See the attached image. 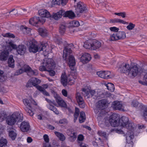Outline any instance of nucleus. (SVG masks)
<instances>
[{
    "instance_id": "33",
    "label": "nucleus",
    "mask_w": 147,
    "mask_h": 147,
    "mask_svg": "<svg viewBox=\"0 0 147 147\" xmlns=\"http://www.w3.org/2000/svg\"><path fill=\"white\" fill-rule=\"evenodd\" d=\"M110 21L112 23H121L123 24H128V22H125L123 20L120 19L119 18L112 19Z\"/></svg>"
},
{
    "instance_id": "8",
    "label": "nucleus",
    "mask_w": 147,
    "mask_h": 147,
    "mask_svg": "<svg viewBox=\"0 0 147 147\" xmlns=\"http://www.w3.org/2000/svg\"><path fill=\"white\" fill-rule=\"evenodd\" d=\"M24 104L26 106L24 108L25 110L30 116H32L34 113L31 110L32 107L30 103V100L27 99H24L23 100Z\"/></svg>"
},
{
    "instance_id": "7",
    "label": "nucleus",
    "mask_w": 147,
    "mask_h": 147,
    "mask_svg": "<svg viewBox=\"0 0 147 147\" xmlns=\"http://www.w3.org/2000/svg\"><path fill=\"white\" fill-rule=\"evenodd\" d=\"M24 72H27L28 75L30 76L32 75L36 76L38 74L37 70L33 71L28 65H25L21 69L17 70L15 73V75H18Z\"/></svg>"
},
{
    "instance_id": "21",
    "label": "nucleus",
    "mask_w": 147,
    "mask_h": 147,
    "mask_svg": "<svg viewBox=\"0 0 147 147\" xmlns=\"http://www.w3.org/2000/svg\"><path fill=\"white\" fill-rule=\"evenodd\" d=\"M55 98L59 106L63 107H67L65 102L58 95L56 94V96H55Z\"/></svg>"
},
{
    "instance_id": "55",
    "label": "nucleus",
    "mask_w": 147,
    "mask_h": 147,
    "mask_svg": "<svg viewBox=\"0 0 147 147\" xmlns=\"http://www.w3.org/2000/svg\"><path fill=\"white\" fill-rule=\"evenodd\" d=\"M53 69H48L47 71L49 72V74L51 76H54L55 74V71Z\"/></svg>"
},
{
    "instance_id": "1",
    "label": "nucleus",
    "mask_w": 147,
    "mask_h": 147,
    "mask_svg": "<svg viewBox=\"0 0 147 147\" xmlns=\"http://www.w3.org/2000/svg\"><path fill=\"white\" fill-rule=\"evenodd\" d=\"M117 115L113 113L112 115L107 117L105 119V122H109L111 126L114 127H119L121 128L125 127L127 129V133L125 136L127 143H130L132 140L134 138V131L135 125L132 123L129 122V119L126 117L123 116L121 119L117 118Z\"/></svg>"
},
{
    "instance_id": "49",
    "label": "nucleus",
    "mask_w": 147,
    "mask_h": 147,
    "mask_svg": "<svg viewBox=\"0 0 147 147\" xmlns=\"http://www.w3.org/2000/svg\"><path fill=\"white\" fill-rule=\"evenodd\" d=\"M135 25L132 23H130L129 25L127 26V28L129 30H132L135 27Z\"/></svg>"
},
{
    "instance_id": "63",
    "label": "nucleus",
    "mask_w": 147,
    "mask_h": 147,
    "mask_svg": "<svg viewBox=\"0 0 147 147\" xmlns=\"http://www.w3.org/2000/svg\"><path fill=\"white\" fill-rule=\"evenodd\" d=\"M52 111L56 114L58 115L59 113V111L55 107H54Z\"/></svg>"
},
{
    "instance_id": "53",
    "label": "nucleus",
    "mask_w": 147,
    "mask_h": 147,
    "mask_svg": "<svg viewBox=\"0 0 147 147\" xmlns=\"http://www.w3.org/2000/svg\"><path fill=\"white\" fill-rule=\"evenodd\" d=\"M110 30L112 31L115 32H118L119 29L115 27H112L110 28Z\"/></svg>"
},
{
    "instance_id": "12",
    "label": "nucleus",
    "mask_w": 147,
    "mask_h": 147,
    "mask_svg": "<svg viewBox=\"0 0 147 147\" xmlns=\"http://www.w3.org/2000/svg\"><path fill=\"white\" fill-rule=\"evenodd\" d=\"M45 22V20L42 18L34 17L30 19L29 22L32 25L36 26V24L39 22L42 24Z\"/></svg>"
},
{
    "instance_id": "54",
    "label": "nucleus",
    "mask_w": 147,
    "mask_h": 147,
    "mask_svg": "<svg viewBox=\"0 0 147 147\" xmlns=\"http://www.w3.org/2000/svg\"><path fill=\"white\" fill-rule=\"evenodd\" d=\"M3 71H1L0 73V81L1 82L5 81V79L3 75Z\"/></svg>"
},
{
    "instance_id": "15",
    "label": "nucleus",
    "mask_w": 147,
    "mask_h": 147,
    "mask_svg": "<svg viewBox=\"0 0 147 147\" xmlns=\"http://www.w3.org/2000/svg\"><path fill=\"white\" fill-rule=\"evenodd\" d=\"M139 72L138 68L136 65H134L130 67L128 73V75L130 76L135 77Z\"/></svg>"
},
{
    "instance_id": "32",
    "label": "nucleus",
    "mask_w": 147,
    "mask_h": 147,
    "mask_svg": "<svg viewBox=\"0 0 147 147\" xmlns=\"http://www.w3.org/2000/svg\"><path fill=\"white\" fill-rule=\"evenodd\" d=\"M104 84L106 86L108 90L112 92L114 91L115 87L114 85L113 84L105 82L104 83Z\"/></svg>"
},
{
    "instance_id": "24",
    "label": "nucleus",
    "mask_w": 147,
    "mask_h": 147,
    "mask_svg": "<svg viewBox=\"0 0 147 147\" xmlns=\"http://www.w3.org/2000/svg\"><path fill=\"white\" fill-rule=\"evenodd\" d=\"M16 49L18 54L20 55H24L26 52V47L24 45H19Z\"/></svg>"
},
{
    "instance_id": "22",
    "label": "nucleus",
    "mask_w": 147,
    "mask_h": 147,
    "mask_svg": "<svg viewBox=\"0 0 147 147\" xmlns=\"http://www.w3.org/2000/svg\"><path fill=\"white\" fill-rule=\"evenodd\" d=\"M29 123L25 121L22 122L20 125V128L23 132H27L30 129Z\"/></svg>"
},
{
    "instance_id": "11",
    "label": "nucleus",
    "mask_w": 147,
    "mask_h": 147,
    "mask_svg": "<svg viewBox=\"0 0 147 147\" xmlns=\"http://www.w3.org/2000/svg\"><path fill=\"white\" fill-rule=\"evenodd\" d=\"M86 6L84 3L81 2H78L76 7L75 12L78 15L83 13L86 9Z\"/></svg>"
},
{
    "instance_id": "58",
    "label": "nucleus",
    "mask_w": 147,
    "mask_h": 147,
    "mask_svg": "<svg viewBox=\"0 0 147 147\" xmlns=\"http://www.w3.org/2000/svg\"><path fill=\"white\" fill-rule=\"evenodd\" d=\"M138 102L136 100H134L132 102L131 105L134 107H137L138 106Z\"/></svg>"
},
{
    "instance_id": "13",
    "label": "nucleus",
    "mask_w": 147,
    "mask_h": 147,
    "mask_svg": "<svg viewBox=\"0 0 147 147\" xmlns=\"http://www.w3.org/2000/svg\"><path fill=\"white\" fill-rule=\"evenodd\" d=\"M41 81L37 78H32L30 79L28 81L26 86L28 87H32L34 86L36 87L40 83Z\"/></svg>"
},
{
    "instance_id": "44",
    "label": "nucleus",
    "mask_w": 147,
    "mask_h": 147,
    "mask_svg": "<svg viewBox=\"0 0 147 147\" xmlns=\"http://www.w3.org/2000/svg\"><path fill=\"white\" fill-rule=\"evenodd\" d=\"M79 110L76 107L75 108V111L74 114V121L75 122L77 120L79 115Z\"/></svg>"
},
{
    "instance_id": "36",
    "label": "nucleus",
    "mask_w": 147,
    "mask_h": 147,
    "mask_svg": "<svg viewBox=\"0 0 147 147\" xmlns=\"http://www.w3.org/2000/svg\"><path fill=\"white\" fill-rule=\"evenodd\" d=\"M118 40L123 39L126 37L125 33L123 31H119L116 32Z\"/></svg>"
},
{
    "instance_id": "60",
    "label": "nucleus",
    "mask_w": 147,
    "mask_h": 147,
    "mask_svg": "<svg viewBox=\"0 0 147 147\" xmlns=\"http://www.w3.org/2000/svg\"><path fill=\"white\" fill-rule=\"evenodd\" d=\"M114 131H115L116 133L119 134H122L124 133L123 131L120 129H114Z\"/></svg>"
},
{
    "instance_id": "43",
    "label": "nucleus",
    "mask_w": 147,
    "mask_h": 147,
    "mask_svg": "<svg viewBox=\"0 0 147 147\" xmlns=\"http://www.w3.org/2000/svg\"><path fill=\"white\" fill-rule=\"evenodd\" d=\"M54 40L58 45H61L63 44L62 39L58 36L55 37L54 38Z\"/></svg>"
},
{
    "instance_id": "14",
    "label": "nucleus",
    "mask_w": 147,
    "mask_h": 147,
    "mask_svg": "<svg viewBox=\"0 0 147 147\" xmlns=\"http://www.w3.org/2000/svg\"><path fill=\"white\" fill-rule=\"evenodd\" d=\"M112 107L115 110H120L124 111V107L121 102L118 101L114 102L112 105Z\"/></svg>"
},
{
    "instance_id": "48",
    "label": "nucleus",
    "mask_w": 147,
    "mask_h": 147,
    "mask_svg": "<svg viewBox=\"0 0 147 147\" xmlns=\"http://www.w3.org/2000/svg\"><path fill=\"white\" fill-rule=\"evenodd\" d=\"M65 26L64 25H61L60 26L59 28V31L61 34L63 35L64 34L65 32Z\"/></svg>"
},
{
    "instance_id": "31",
    "label": "nucleus",
    "mask_w": 147,
    "mask_h": 147,
    "mask_svg": "<svg viewBox=\"0 0 147 147\" xmlns=\"http://www.w3.org/2000/svg\"><path fill=\"white\" fill-rule=\"evenodd\" d=\"M9 135L12 140H14L17 137L16 130L13 129L10 130L9 132Z\"/></svg>"
},
{
    "instance_id": "19",
    "label": "nucleus",
    "mask_w": 147,
    "mask_h": 147,
    "mask_svg": "<svg viewBox=\"0 0 147 147\" xmlns=\"http://www.w3.org/2000/svg\"><path fill=\"white\" fill-rule=\"evenodd\" d=\"M39 15L45 21L46 20L44 18H49L51 17L49 12L47 10L42 9L39 10L38 11Z\"/></svg>"
},
{
    "instance_id": "28",
    "label": "nucleus",
    "mask_w": 147,
    "mask_h": 147,
    "mask_svg": "<svg viewBox=\"0 0 147 147\" xmlns=\"http://www.w3.org/2000/svg\"><path fill=\"white\" fill-rule=\"evenodd\" d=\"M64 17H67L69 18L72 19L75 17L74 13L71 11H67L65 12L64 11Z\"/></svg>"
},
{
    "instance_id": "61",
    "label": "nucleus",
    "mask_w": 147,
    "mask_h": 147,
    "mask_svg": "<svg viewBox=\"0 0 147 147\" xmlns=\"http://www.w3.org/2000/svg\"><path fill=\"white\" fill-rule=\"evenodd\" d=\"M62 93L63 95L65 97L67 96V91L65 89H63L62 90Z\"/></svg>"
},
{
    "instance_id": "47",
    "label": "nucleus",
    "mask_w": 147,
    "mask_h": 147,
    "mask_svg": "<svg viewBox=\"0 0 147 147\" xmlns=\"http://www.w3.org/2000/svg\"><path fill=\"white\" fill-rule=\"evenodd\" d=\"M21 28L23 29V31L26 32L27 34H29L30 33V28H28L24 26H21Z\"/></svg>"
},
{
    "instance_id": "51",
    "label": "nucleus",
    "mask_w": 147,
    "mask_h": 147,
    "mask_svg": "<svg viewBox=\"0 0 147 147\" xmlns=\"http://www.w3.org/2000/svg\"><path fill=\"white\" fill-rule=\"evenodd\" d=\"M143 116L145 120L147 121V107L145 108L144 110Z\"/></svg>"
},
{
    "instance_id": "5",
    "label": "nucleus",
    "mask_w": 147,
    "mask_h": 147,
    "mask_svg": "<svg viewBox=\"0 0 147 147\" xmlns=\"http://www.w3.org/2000/svg\"><path fill=\"white\" fill-rule=\"evenodd\" d=\"M23 119V114L21 112H15L11 115L7 116L6 118V122L9 125H12L16 123L22 121Z\"/></svg>"
},
{
    "instance_id": "20",
    "label": "nucleus",
    "mask_w": 147,
    "mask_h": 147,
    "mask_svg": "<svg viewBox=\"0 0 147 147\" xmlns=\"http://www.w3.org/2000/svg\"><path fill=\"white\" fill-rule=\"evenodd\" d=\"M67 133L70 136L69 140L71 142H73L76 139L77 134L72 129L67 130Z\"/></svg>"
},
{
    "instance_id": "45",
    "label": "nucleus",
    "mask_w": 147,
    "mask_h": 147,
    "mask_svg": "<svg viewBox=\"0 0 147 147\" xmlns=\"http://www.w3.org/2000/svg\"><path fill=\"white\" fill-rule=\"evenodd\" d=\"M2 36L5 37H8L9 38H14L15 37V36L13 34L10 33H7L2 34Z\"/></svg>"
},
{
    "instance_id": "35",
    "label": "nucleus",
    "mask_w": 147,
    "mask_h": 147,
    "mask_svg": "<svg viewBox=\"0 0 147 147\" xmlns=\"http://www.w3.org/2000/svg\"><path fill=\"white\" fill-rule=\"evenodd\" d=\"M8 65L9 67L12 68L14 67V60L12 55H10L8 59Z\"/></svg>"
},
{
    "instance_id": "57",
    "label": "nucleus",
    "mask_w": 147,
    "mask_h": 147,
    "mask_svg": "<svg viewBox=\"0 0 147 147\" xmlns=\"http://www.w3.org/2000/svg\"><path fill=\"white\" fill-rule=\"evenodd\" d=\"M43 138L45 141L46 142L45 143H49V139L48 136L47 135L45 134Z\"/></svg>"
},
{
    "instance_id": "64",
    "label": "nucleus",
    "mask_w": 147,
    "mask_h": 147,
    "mask_svg": "<svg viewBox=\"0 0 147 147\" xmlns=\"http://www.w3.org/2000/svg\"><path fill=\"white\" fill-rule=\"evenodd\" d=\"M43 147H51L49 143H45L43 144Z\"/></svg>"
},
{
    "instance_id": "59",
    "label": "nucleus",
    "mask_w": 147,
    "mask_h": 147,
    "mask_svg": "<svg viewBox=\"0 0 147 147\" xmlns=\"http://www.w3.org/2000/svg\"><path fill=\"white\" fill-rule=\"evenodd\" d=\"M84 137L82 135L80 134L78 137V140L80 141H82L84 140Z\"/></svg>"
},
{
    "instance_id": "16",
    "label": "nucleus",
    "mask_w": 147,
    "mask_h": 147,
    "mask_svg": "<svg viewBox=\"0 0 147 147\" xmlns=\"http://www.w3.org/2000/svg\"><path fill=\"white\" fill-rule=\"evenodd\" d=\"M76 98L80 107L83 108L85 107V105L84 100L79 93H77L76 95Z\"/></svg>"
},
{
    "instance_id": "62",
    "label": "nucleus",
    "mask_w": 147,
    "mask_h": 147,
    "mask_svg": "<svg viewBox=\"0 0 147 147\" xmlns=\"http://www.w3.org/2000/svg\"><path fill=\"white\" fill-rule=\"evenodd\" d=\"M67 123V121L65 119H63L59 121V123L61 124H65Z\"/></svg>"
},
{
    "instance_id": "34",
    "label": "nucleus",
    "mask_w": 147,
    "mask_h": 147,
    "mask_svg": "<svg viewBox=\"0 0 147 147\" xmlns=\"http://www.w3.org/2000/svg\"><path fill=\"white\" fill-rule=\"evenodd\" d=\"M61 82L63 86H67V79L66 75L63 74H62Z\"/></svg>"
},
{
    "instance_id": "42",
    "label": "nucleus",
    "mask_w": 147,
    "mask_h": 147,
    "mask_svg": "<svg viewBox=\"0 0 147 147\" xmlns=\"http://www.w3.org/2000/svg\"><path fill=\"white\" fill-rule=\"evenodd\" d=\"M70 26L71 27H77L79 25V23L78 21L76 20L71 21L69 23Z\"/></svg>"
},
{
    "instance_id": "56",
    "label": "nucleus",
    "mask_w": 147,
    "mask_h": 147,
    "mask_svg": "<svg viewBox=\"0 0 147 147\" xmlns=\"http://www.w3.org/2000/svg\"><path fill=\"white\" fill-rule=\"evenodd\" d=\"M35 87L39 91L41 92L42 93L45 90V89L41 86H39L38 85L37 86Z\"/></svg>"
},
{
    "instance_id": "41",
    "label": "nucleus",
    "mask_w": 147,
    "mask_h": 147,
    "mask_svg": "<svg viewBox=\"0 0 147 147\" xmlns=\"http://www.w3.org/2000/svg\"><path fill=\"white\" fill-rule=\"evenodd\" d=\"M109 39L111 41H115L118 40L116 32L110 35Z\"/></svg>"
},
{
    "instance_id": "40",
    "label": "nucleus",
    "mask_w": 147,
    "mask_h": 147,
    "mask_svg": "<svg viewBox=\"0 0 147 147\" xmlns=\"http://www.w3.org/2000/svg\"><path fill=\"white\" fill-rule=\"evenodd\" d=\"M55 134L60 140L63 141L65 140V136L62 133L57 131H55Z\"/></svg>"
},
{
    "instance_id": "10",
    "label": "nucleus",
    "mask_w": 147,
    "mask_h": 147,
    "mask_svg": "<svg viewBox=\"0 0 147 147\" xmlns=\"http://www.w3.org/2000/svg\"><path fill=\"white\" fill-rule=\"evenodd\" d=\"M12 50L11 49L9 46L5 48V50H4L2 52L0 55V59L2 61H5L7 59L9 55V52Z\"/></svg>"
},
{
    "instance_id": "37",
    "label": "nucleus",
    "mask_w": 147,
    "mask_h": 147,
    "mask_svg": "<svg viewBox=\"0 0 147 147\" xmlns=\"http://www.w3.org/2000/svg\"><path fill=\"white\" fill-rule=\"evenodd\" d=\"M7 141L6 139L1 138L0 139V147H6L7 144Z\"/></svg>"
},
{
    "instance_id": "25",
    "label": "nucleus",
    "mask_w": 147,
    "mask_h": 147,
    "mask_svg": "<svg viewBox=\"0 0 147 147\" xmlns=\"http://www.w3.org/2000/svg\"><path fill=\"white\" fill-rule=\"evenodd\" d=\"M64 10L61 9L56 13H53L52 15V18L56 20H58L63 16L64 14Z\"/></svg>"
},
{
    "instance_id": "23",
    "label": "nucleus",
    "mask_w": 147,
    "mask_h": 147,
    "mask_svg": "<svg viewBox=\"0 0 147 147\" xmlns=\"http://www.w3.org/2000/svg\"><path fill=\"white\" fill-rule=\"evenodd\" d=\"M130 67V65L128 64H123L121 66L119 67L120 71L124 73H129Z\"/></svg>"
},
{
    "instance_id": "26",
    "label": "nucleus",
    "mask_w": 147,
    "mask_h": 147,
    "mask_svg": "<svg viewBox=\"0 0 147 147\" xmlns=\"http://www.w3.org/2000/svg\"><path fill=\"white\" fill-rule=\"evenodd\" d=\"M101 45V43L96 40H92V50H95L99 49Z\"/></svg>"
},
{
    "instance_id": "30",
    "label": "nucleus",
    "mask_w": 147,
    "mask_h": 147,
    "mask_svg": "<svg viewBox=\"0 0 147 147\" xmlns=\"http://www.w3.org/2000/svg\"><path fill=\"white\" fill-rule=\"evenodd\" d=\"M68 0H53L52 3L54 5L57 4L62 5H65L67 2Z\"/></svg>"
},
{
    "instance_id": "9",
    "label": "nucleus",
    "mask_w": 147,
    "mask_h": 147,
    "mask_svg": "<svg viewBox=\"0 0 147 147\" xmlns=\"http://www.w3.org/2000/svg\"><path fill=\"white\" fill-rule=\"evenodd\" d=\"M97 74L100 77L104 79L111 78L114 77L111 72L109 71H100L97 73Z\"/></svg>"
},
{
    "instance_id": "29",
    "label": "nucleus",
    "mask_w": 147,
    "mask_h": 147,
    "mask_svg": "<svg viewBox=\"0 0 147 147\" xmlns=\"http://www.w3.org/2000/svg\"><path fill=\"white\" fill-rule=\"evenodd\" d=\"M92 40H89L85 41L84 45V47L87 49L92 50Z\"/></svg>"
},
{
    "instance_id": "50",
    "label": "nucleus",
    "mask_w": 147,
    "mask_h": 147,
    "mask_svg": "<svg viewBox=\"0 0 147 147\" xmlns=\"http://www.w3.org/2000/svg\"><path fill=\"white\" fill-rule=\"evenodd\" d=\"M6 115L4 113H0V121H2L5 119Z\"/></svg>"
},
{
    "instance_id": "39",
    "label": "nucleus",
    "mask_w": 147,
    "mask_h": 147,
    "mask_svg": "<svg viewBox=\"0 0 147 147\" xmlns=\"http://www.w3.org/2000/svg\"><path fill=\"white\" fill-rule=\"evenodd\" d=\"M102 93L100 92L99 89L96 90V91L94 94L93 98L94 99H96L97 98L100 97L102 96Z\"/></svg>"
},
{
    "instance_id": "6",
    "label": "nucleus",
    "mask_w": 147,
    "mask_h": 147,
    "mask_svg": "<svg viewBox=\"0 0 147 147\" xmlns=\"http://www.w3.org/2000/svg\"><path fill=\"white\" fill-rule=\"evenodd\" d=\"M55 63L53 60L51 58H46L43 62L42 65L39 68L41 71H47L48 69H53L55 67Z\"/></svg>"
},
{
    "instance_id": "52",
    "label": "nucleus",
    "mask_w": 147,
    "mask_h": 147,
    "mask_svg": "<svg viewBox=\"0 0 147 147\" xmlns=\"http://www.w3.org/2000/svg\"><path fill=\"white\" fill-rule=\"evenodd\" d=\"M98 134L101 136H103L105 138L106 137V133L104 131H98Z\"/></svg>"
},
{
    "instance_id": "17",
    "label": "nucleus",
    "mask_w": 147,
    "mask_h": 147,
    "mask_svg": "<svg viewBox=\"0 0 147 147\" xmlns=\"http://www.w3.org/2000/svg\"><path fill=\"white\" fill-rule=\"evenodd\" d=\"M82 94L86 96L87 98H89L90 96H93L94 94L96 91V90H90L88 88H84L82 89Z\"/></svg>"
},
{
    "instance_id": "2",
    "label": "nucleus",
    "mask_w": 147,
    "mask_h": 147,
    "mask_svg": "<svg viewBox=\"0 0 147 147\" xmlns=\"http://www.w3.org/2000/svg\"><path fill=\"white\" fill-rule=\"evenodd\" d=\"M72 51L68 47L65 48L63 54V58L64 60L66 61L69 65L71 69L70 75L75 79L77 78V73L75 68L76 62L74 57L71 55Z\"/></svg>"
},
{
    "instance_id": "27",
    "label": "nucleus",
    "mask_w": 147,
    "mask_h": 147,
    "mask_svg": "<svg viewBox=\"0 0 147 147\" xmlns=\"http://www.w3.org/2000/svg\"><path fill=\"white\" fill-rule=\"evenodd\" d=\"M38 32L40 35L42 37H45L48 35V30L44 27L40 28L38 29Z\"/></svg>"
},
{
    "instance_id": "4",
    "label": "nucleus",
    "mask_w": 147,
    "mask_h": 147,
    "mask_svg": "<svg viewBox=\"0 0 147 147\" xmlns=\"http://www.w3.org/2000/svg\"><path fill=\"white\" fill-rule=\"evenodd\" d=\"M109 103L106 99H102L99 101L96 104V108L94 109V111L98 116V120L99 123L100 118L104 114H106L105 112L104 109L108 106Z\"/></svg>"
},
{
    "instance_id": "3",
    "label": "nucleus",
    "mask_w": 147,
    "mask_h": 147,
    "mask_svg": "<svg viewBox=\"0 0 147 147\" xmlns=\"http://www.w3.org/2000/svg\"><path fill=\"white\" fill-rule=\"evenodd\" d=\"M28 50L30 52L34 53L42 51L43 54L46 56L52 52L51 48L49 47L47 44L43 42H40L37 45L36 42H32L29 46Z\"/></svg>"
},
{
    "instance_id": "38",
    "label": "nucleus",
    "mask_w": 147,
    "mask_h": 147,
    "mask_svg": "<svg viewBox=\"0 0 147 147\" xmlns=\"http://www.w3.org/2000/svg\"><path fill=\"white\" fill-rule=\"evenodd\" d=\"M86 119V116L85 113L83 111L80 112V116H79V119L80 123L83 122Z\"/></svg>"
},
{
    "instance_id": "18",
    "label": "nucleus",
    "mask_w": 147,
    "mask_h": 147,
    "mask_svg": "<svg viewBox=\"0 0 147 147\" xmlns=\"http://www.w3.org/2000/svg\"><path fill=\"white\" fill-rule=\"evenodd\" d=\"M91 58L90 55L89 53H84L82 54L80 58V60L84 64L89 61Z\"/></svg>"
},
{
    "instance_id": "46",
    "label": "nucleus",
    "mask_w": 147,
    "mask_h": 147,
    "mask_svg": "<svg viewBox=\"0 0 147 147\" xmlns=\"http://www.w3.org/2000/svg\"><path fill=\"white\" fill-rule=\"evenodd\" d=\"M8 46H7L6 47H7V46H9V47L11 49V47H12L13 49H16V48H17V45H15L13 44V42L12 41H10L8 42Z\"/></svg>"
}]
</instances>
